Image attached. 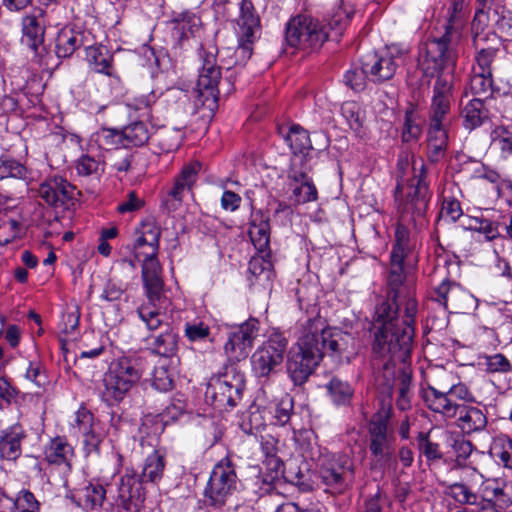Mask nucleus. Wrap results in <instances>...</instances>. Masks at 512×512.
Here are the masks:
<instances>
[{"label": "nucleus", "mask_w": 512, "mask_h": 512, "mask_svg": "<svg viewBox=\"0 0 512 512\" xmlns=\"http://www.w3.org/2000/svg\"><path fill=\"white\" fill-rule=\"evenodd\" d=\"M81 45V33L71 29H62L56 38V55L58 58L70 57Z\"/></svg>", "instance_id": "40"}, {"label": "nucleus", "mask_w": 512, "mask_h": 512, "mask_svg": "<svg viewBox=\"0 0 512 512\" xmlns=\"http://www.w3.org/2000/svg\"><path fill=\"white\" fill-rule=\"evenodd\" d=\"M466 228L484 235L487 241H492L499 236L498 223L483 217L468 219Z\"/></svg>", "instance_id": "54"}, {"label": "nucleus", "mask_w": 512, "mask_h": 512, "mask_svg": "<svg viewBox=\"0 0 512 512\" xmlns=\"http://www.w3.org/2000/svg\"><path fill=\"white\" fill-rule=\"evenodd\" d=\"M174 30L180 35V39H188L195 36L200 30V18L191 11L174 12L171 18Z\"/></svg>", "instance_id": "37"}, {"label": "nucleus", "mask_w": 512, "mask_h": 512, "mask_svg": "<svg viewBox=\"0 0 512 512\" xmlns=\"http://www.w3.org/2000/svg\"><path fill=\"white\" fill-rule=\"evenodd\" d=\"M105 163L99 157H94L90 154H82L75 161V170L78 176L81 177H96L104 173Z\"/></svg>", "instance_id": "44"}, {"label": "nucleus", "mask_w": 512, "mask_h": 512, "mask_svg": "<svg viewBox=\"0 0 512 512\" xmlns=\"http://www.w3.org/2000/svg\"><path fill=\"white\" fill-rule=\"evenodd\" d=\"M293 157H303L304 165H307V159L310 151L313 150L308 132L298 125H293L286 136Z\"/></svg>", "instance_id": "36"}, {"label": "nucleus", "mask_w": 512, "mask_h": 512, "mask_svg": "<svg viewBox=\"0 0 512 512\" xmlns=\"http://www.w3.org/2000/svg\"><path fill=\"white\" fill-rule=\"evenodd\" d=\"M199 170L200 164L197 162L185 166L175 178L173 187L168 191L166 203L170 200L181 202L184 195L192 189L196 182Z\"/></svg>", "instance_id": "31"}, {"label": "nucleus", "mask_w": 512, "mask_h": 512, "mask_svg": "<svg viewBox=\"0 0 512 512\" xmlns=\"http://www.w3.org/2000/svg\"><path fill=\"white\" fill-rule=\"evenodd\" d=\"M9 500L18 512H39L38 502L30 491H21L16 500Z\"/></svg>", "instance_id": "64"}, {"label": "nucleus", "mask_w": 512, "mask_h": 512, "mask_svg": "<svg viewBox=\"0 0 512 512\" xmlns=\"http://www.w3.org/2000/svg\"><path fill=\"white\" fill-rule=\"evenodd\" d=\"M416 241L411 237L407 227L402 223H398L395 229V243L393 245L390 259L406 264H415L417 256L415 254Z\"/></svg>", "instance_id": "29"}, {"label": "nucleus", "mask_w": 512, "mask_h": 512, "mask_svg": "<svg viewBox=\"0 0 512 512\" xmlns=\"http://www.w3.org/2000/svg\"><path fill=\"white\" fill-rule=\"evenodd\" d=\"M461 116L464 127L468 130H474L488 119V111L485 109L482 99L474 98L464 106Z\"/></svg>", "instance_id": "39"}, {"label": "nucleus", "mask_w": 512, "mask_h": 512, "mask_svg": "<svg viewBox=\"0 0 512 512\" xmlns=\"http://www.w3.org/2000/svg\"><path fill=\"white\" fill-rule=\"evenodd\" d=\"M491 144L500 152L502 158L512 156V129L506 126H495L491 133Z\"/></svg>", "instance_id": "47"}, {"label": "nucleus", "mask_w": 512, "mask_h": 512, "mask_svg": "<svg viewBox=\"0 0 512 512\" xmlns=\"http://www.w3.org/2000/svg\"><path fill=\"white\" fill-rule=\"evenodd\" d=\"M322 482L334 493H343L355 478L354 464L346 454L326 456L320 465Z\"/></svg>", "instance_id": "18"}, {"label": "nucleus", "mask_w": 512, "mask_h": 512, "mask_svg": "<svg viewBox=\"0 0 512 512\" xmlns=\"http://www.w3.org/2000/svg\"><path fill=\"white\" fill-rule=\"evenodd\" d=\"M399 50L392 46L379 52H372L362 59L364 71L369 73L373 82H384L391 79L398 67Z\"/></svg>", "instance_id": "22"}, {"label": "nucleus", "mask_w": 512, "mask_h": 512, "mask_svg": "<svg viewBox=\"0 0 512 512\" xmlns=\"http://www.w3.org/2000/svg\"><path fill=\"white\" fill-rule=\"evenodd\" d=\"M145 370V359L136 355L113 360L103 375L101 399L109 406L119 404L139 382Z\"/></svg>", "instance_id": "5"}, {"label": "nucleus", "mask_w": 512, "mask_h": 512, "mask_svg": "<svg viewBox=\"0 0 512 512\" xmlns=\"http://www.w3.org/2000/svg\"><path fill=\"white\" fill-rule=\"evenodd\" d=\"M435 293V300L449 312L466 313L476 303L474 296L456 283L442 282Z\"/></svg>", "instance_id": "23"}, {"label": "nucleus", "mask_w": 512, "mask_h": 512, "mask_svg": "<svg viewBox=\"0 0 512 512\" xmlns=\"http://www.w3.org/2000/svg\"><path fill=\"white\" fill-rule=\"evenodd\" d=\"M310 166L304 165L303 157H292L287 172L288 185L291 188V199L294 204L300 205L316 201L317 188L309 176Z\"/></svg>", "instance_id": "19"}, {"label": "nucleus", "mask_w": 512, "mask_h": 512, "mask_svg": "<svg viewBox=\"0 0 512 512\" xmlns=\"http://www.w3.org/2000/svg\"><path fill=\"white\" fill-rule=\"evenodd\" d=\"M75 421L80 432L85 436V444L92 449H96L100 440L92 429L93 415L89 411L81 409L77 411Z\"/></svg>", "instance_id": "49"}, {"label": "nucleus", "mask_w": 512, "mask_h": 512, "mask_svg": "<svg viewBox=\"0 0 512 512\" xmlns=\"http://www.w3.org/2000/svg\"><path fill=\"white\" fill-rule=\"evenodd\" d=\"M249 236L254 247L264 252L270 243V225L269 219L261 211L252 214V220L249 227Z\"/></svg>", "instance_id": "35"}, {"label": "nucleus", "mask_w": 512, "mask_h": 512, "mask_svg": "<svg viewBox=\"0 0 512 512\" xmlns=\"http://www.w3.org/2000/svg\"><path fill=\"white\" fill-rule=\"evenodd\" d=\"M161 230L153 221L144 222L140 229V236L135 242V258H140L147 251L150 255L158 253Z\"/></svg>", "instance_id": "32"}, {"label": "nucleus", "mask_w": 512, "mask_h": 512, "mask_svg": "<svg viewBox=\"0 0 512 512\" xmlns=\"http://www.w3.org/2000/svg\"><path fill=\"white\" fill-rule=\"evenodd\" d=\"M392 411L390 403L383 405L369 424V450L377 462L382 464L391 461L394 451L395 437L389 425Z\"/></svg>", "instance_id": "15"}, {"label": "nucleus", "mask_w": 512, "mask_h": 512, "mask_svg": "<svg viewBox=\"0 0 512 512\" xmlns=\"http://www.w3.org/2000/svg\"><path fill=\"white\" fill-rule=\"evenodd\" d=\"M491 497L482 496L476 506L477 512H504L505 493L500 487H493L491 490Z\"/></svg>", "instance_id": "51"}, {"label": "nucleus", "mask_w": 512, "mask_h": 512, "mask_svg": "<svg viewBox=\"0 0 512 512\" xmlns=\"http://www.w3.org/2000/svg\"><path fill=\"white\" fill-rule=\"evenodd\" d=\"M473 46L476 50L472 70L492 74V66L495 62L499 49L493 46H486L488 41L497 40L495 32L484 33V30L472 31Z\"/></svg>", "instance_id": "25"}, {"label": "nucleus", "mask_w": 512, "mask_h": 512, "mask_svg": "<svg viewBox=\"0 0 512 512\" xmlns=\"http://www.w3.org/2000/svg\"><path fill=\"white\" fill-rule=\"evenodd\" d=\"M465 474L460 482L449 486V495L461 505L476 506L481 498L474 491V486L482 482L483 476L474 468L466 469Z\"/></svg>", "instance_id": "26"}, {"label": "nucleus", "mask_w": 512, "mask_h": 512, "mask_svg": "<svg viewBox=\"0 0 512 512\" xmlns=\"http://www.w3.org/2000/svg\"><path fill=\"white\" fill-rule=\"evenodd\" d=\"M45 25V11L41 8L33 9L32 13L25 16L22 21V43L33 51L34 57L40 64H45Z\"/></svg>", "instance_id": "21"}, {"label": "nucleus", "mask_w": 512, "mask_h": 512, "mask_svg": "<svg viewBox=\"0 0 512 512\" xmlns=\"http://www.w3.org/2000/svg\"><path fill=\"white\" fill-rule=\"evenodd\" d=\"M328 39V31L310 15L299 14L286 24L285 40L293 48L318 49Z\"/></svg>", "instance_id": "12"}, {"label": "nucleus", "mask_w": 512, "mask_h": 512, "mask_svg": "<svg viewBox=\"0 0 512 512\" xmlns=\"http://www.w3.org/2000/svg\"><path fill=\"white\" fill-rule=\"evenodd\" d=\"M451 89L452 85L448 79L442 76L437 78L433 88L427 130V156L431 163H438L446 156L452 100Z\"/></svg>", "instance_id": "2"}, {"label": "nucleus", "mask_w": 512, "mask_h": 512, "mask_svg": "<svg viewBox=\"0 0 512 512\" xmlns=\"http://www.w3.org/2000/svg\"><path fill=\"white\" fill-rule=\"evenodd\" d=\"M249 271L261 285H266L271 281L272 264L263 258H253L249 263Z\"/></svg>", "instance_id": "55"}, {"label": "nucleus", "mask_w": 512, "mask_h": 512, "mask_svg": "<svg viewBox=\"0 0 512 512\" xmlns=\"http://www.w3.org/2000/svg\"><path fill=\"white\" fill-rule=\"evenodd\" d=\"M132 153L124 148H116L109 152L108 160L111 167L119 172H127L130 169Z\"/></svg>", "instance_id": "60"}, {"label": "nucleus", "mask_w": 512, "mask_h": 512, "mask_svg": "<svg viewBox=\"0 0 512 512\" xmlns=\"http://www.w3.org/2000/svg\"><path fill=\"white\" fill-rule=\"evenodd\" d=\"M373 377L374 385L379 394L383 395L382 406L391 404L390 400L394 389L398 387V380L402 372H409L406 368L396 369V362H405L409 358L410 353L403 358L394 355L393 352L379 354L375 350V342L373 343Z\"/></svg>", "instance_id": "16"}, {"label": "nucleus", "mask_w": 512, "mask_h": 512, "mask_svg": "<svg viewBox=\"0 0 512 512\" xmlns=\"http://www.w3.org/2000/svg\"><path fill=\"white\" fill-rule=\"evenodd\" d=\"M444 28V34L429 39L425 43L424 52L420 54L419 67L426 76H434L444 68L453 66L458 57L455 46L460 38L459 27L451 17Z\"/></svg>", "instance_id": "7"}, {"label": "nucleus", "mask_w": 512, "mask_h": 512, "mask_svg": "<svg viewBox=\"0 0 512 512\" xmlns=\"http://www.w3.org/2000/svg\"><path fill=\"white\" fill-rule=\"evenodd\" d=\"M411 264H406L405 262H395L390 259V272L388 276V285L391 288L389 296H393L394 294L399 296L398 289L402 285L405 279V267L410 266Z\"/></svg>", "instance_id": "57"}, {"label": "nucleus", "mask_w": 512, "mask_h": 512, "mask_svg": "<svg viewBox=\"0 0 512 512\" xmlns=\"http://www.w3.org/2000/svg\"><path fill=\"white\" fill-rule=\"evenodd\" d=\"M38 194L50 206L68 208L75 198V187L62 177H54L40 185Z\"/></svg>", "instance_id": "24"}, {"label": "nucleus", "mask_w": 512, "mask_h": 512, "mask_svg": "<svg viewBox=\"0 0 512 512\" xmlns=\"http://www.w3.org/2000/svg\"><path fill=\"white\" fill-rule=\"evenodd\" d=\"M369 77V73L364 71V65L360 68H353L346 72L344 75V82L354 91H362L366 86V79Z\"/></svg>", "instance_id": "61"}, {"label": "nucleus", "mask_w": 512, "mask_h": 512, "mask_svg": "<svg viewBox=\"0 0 512 512\" xmlns=\"http://www.w3.org/2000/svg\"><path fill=\"white\" fill-rule=\"evenodd\" d=\"M288 341L282 333L274 332L251 356L252 371L257 377H268L282 363Z\"/></svg>", "instance_id": "17"}, {"label": "nucleus", "mask_w": 512, "mask_h": 512, "mask_svg": "<svg viewBox=\"0 0 512 512\" xmlns=\"http://www.w3.org/2000/svg\"><path fill=\"white\" fill-rule=\"evenodd\" d=\"M456 417L457 427L465 434L482 431L487 426V417L478 407L464 406Z\"/></svg>", "instance_id": "34"}, {"label": "nucleus", "mask_w": 512, "mask_h": 512, "mask_svg": "<svg viewBox=\"0 0 512 512\" xmlns=\"http://www.w3.org/2000/svg\"><path fill=\"white\" fill-rule=\"evenodd\" d=\"M124 139L126 144L132 146H143L149 140L152 134V128L144 121H135L127 125L124 129Z\"/></svg>", "instance_id": "46"}, {"label": "nucleus", "mask_w": 512, "mask_h": 512, "mask_svg": "<svg viewBox=\"0 0 512 512\" xmlns=\"http://www.w3.org/2000/svg\"><path fill=\"white\" fill-rule=\"evenodd\" d=\"M420 395L431 411L442 414L447 418H455L459 409L465 406L458 404L457 400L475 401L468 387L461 382L456 383L454 375L445 370H441L437 374L435 385L423 387Z\"/></svg>", "instance_id": "6"}, {"label": "nucleus", "mask_w": 512, "mask_h": 512, "mask_svg": "<svg viewBox=\"0 0 512 512\" xmlns=\"http://www.w3.org/2000/svg\"><path fill=\"white\" fill-rule=\"evenodd\" d=\"M245 388V374L238 365H225L223 372L208 383L205 397L216 409L234 408L242 399Z\"/></svg>", "instance_id": "9"}, {"label": "nucleus", "mask_w": 512, "mask_h": 512, "mask_svg": "<svg viewBox=\"0 0 512 512\" xmlns=\"http://www.w3.org/2000/svg\"><path fill=\"white\" fill-rule=\"evenodd\" d=\"M24 433L20 427H12L0 439V453L7 460H16L21 455V441Z\"/></svg>", "instance_id": "38"}, {"label": "nucleus", "mask_w": 512, "mask_h": 512, "mask_svg": "<svg viewBox=\"0 0 512 512\" xmlns=\"http://www.w3.org/2000/svg\"><path fill=\"white\" fill-rule=\"evenodd\" d=\"M490 454L503 467L512 470V439L507 435H499L493 439Z\"/></svg>", "instance_id": "43"}, {"label": "nucleus", "mask_w": 512, "mask_h": 512, "mask_svg": "<svg viewBox=\"0 0 512 512\" xmlns=\"http://www.w3.org/2000/svg\"><path fill=\"white\" fill-rule=\"evenodd\" d=\"M396 406L401 411L411 408V373L402 372L398 380Z\"/></svg>", "instance_id": "52"}, {"label": "nucleus", "mask_w": 512, "mask_h": 512, "mask_svg": "<svg viewBox=\"0 0 512 512\" xmlns=\"http://www.w3.org/2000/svg\"><path fill=\"white\" fill-rule=\"evenodd\" d=\"M463 215L460 202L452 197H444L440 211V218L455 222Z\"/></svg>", "instance_id": "63"}, {"label": "nucleus", "mask_w": 512, "mask_h": 512, "mask_svg": "<svg viewBox=\"0 0 512 512\" xmlns=\"http://www.w3.org/2000/svg\"><path fill=\"white\" fill-rule=\"evenodd\" d=\"M238 26L241 38L245 40L246 44H242L237 52L250 56L251 47L249 44L253 42L255 33L260 27L259 17L255 14L253 4L250 1L244 0L241 4Z\"/></svg>", "instance_id": "27"}, {"label": "nucleus", "mask_w": 512, "mask_h": 512, "mask_svg": "<svg viewBox=\"0 0 512 512\" xmlns=\"http://www.w3.org/2000/svg\"><path fill=\"white\" fill-rule=\"evenodd\" d=\"M325 387L335 405H346L352 399L353 389L347 381L332 377Z\"/></svg>", "instance_id": "45"}, {"label": "nucleus", "mask_w": 512, "mask_h": 512, "mask_svg": "<svg viewBox=\"0 0 512 512\" xmlns=\"http://www.w3.org/2000/svg\"><path fill=\"white\" fill-rule=\"evenodd\" d=\"M165 457L159 450H154L144 461L141 475L133 470L126 471L116 488L115 501L126 512H139L145 500L143 484H157L163 477Z\"/></svg>", "instance_id": "4"}, {"label": "nucleus", "mask_w": 512, "mask_h": 512, "mask_svg": "<svg viewBox=\"0 0 512 512\" xmlns=\"http://www.w3.org/2000/svg\"><path fill=\"white\" fill-rule=\"evenodd\" d=\"M137 259L142 261V279L146 296V301L137 308V315L147 330H154L163 324L164 316L171 311L172 303L163 292L164 283L157 254L150 255L145 251Z\"/></svg>", "instance_id": "3"}, {"label": "nucleus", "mask_w": 512, "mask_h": 512, "mask_svg": "<svg viewBox=\"0 0 512 512\" xmlns=\"http://www.w3.org/2000/svg\"><path fill=\"white\" fill-rule=\"evenodd\" d=\"M397 298L396 294L389 296L376 308L375 350L382 355L393 352L403 358L411 353L417 303L413 298L406 299L404 315L400 319Z\"/></svg>", "instance_id": "1"}, {"label": "nucleus", "mask_w": 512, "mask_h": 512, "mask_svg": "<svg viewBox=\"0 0 512 512\" xmlns=\"http://www.w3.org/2000/svg\"><path fill=\"white\" fill-rule=\"evenodd\" d=\"M341 114L352 130H360L364 121V111L357 102H344L341 106Z\"/></svg>", "instance_id": "53"}, {"label": "nucleus", "mask_w": 512, "mask_h": 512, "mask_svg": "<svg viewBox=\"0 0 512 512\" xmlns=\"http://www.w3.org/2000/svg\"><path fill=\"white\" fill-rule=\"evenodd\" d=\"M184 336L192 343L212 342L209 325L199 320L185 323Z\"/></svg>", "instance_id": "50"}, {"label": "nucleus", "mask_w": 512, "mask_h": 512, "mask_svg": "<svg viewBox=\"0 0 512 512\" xmlns=\"http://www.w3.org/2000/svg\"><path fill=\"white\" fill-rule=\"evenodd\" d=\"M129 283L116 277L107 281L100 298L109 302L120 300L124 292L128 289Z\"/></svg>", "instance_id": "59"}, {"label": "nucleus", "mask_w": 512, "mask_h": 512, "mask_svg": "<svg viewBox=\"0 0 512 512\" xmlns=\"http://www.w3.org/2000/svg\"><path fill=\"white\" fill-rule=\"evenodd\" d=\"M31 180L32 172L22 163L14 159H0V180L6 178Z\"/></svg>", "instance_id": "48"}, {"label": "nucleus", "mask_w": 512, "mask_h": 512, "mask_svg": "<svg viewBox=\"0 0 512 512\" xmlns=\"http://www.w3.org/2000/svg\"><path fill=\"white\" fill-rule=\"evenodd\" d=\"M44 456L49 464L61 466L64 475L71 472L72 461L75 457L74 448L65 438L52 439L45 447Z\"/></svg>", "instance_id": "28"}, {"label": "nucleus", "mask_w": 512, "mask_h": 512, "mask_svg": "<svg viewBox=\"0 0 512 512\" xmlns=\"http://www.w3.org/2000/svg\"><path fill=\"white\" fill-rule=\"evenodd\" d=\"M306 337L315 340L318 350L321 353V359L324 354L340 361L343 356L347 359L354 352L355 339L347 332L338 328H331L321 317L308 319L302 328Z\"/></svg>", "instance_id": "8"}, {"label": "nucleus", "mask_w": 512, "mask_h": 512, "mask_svg": "<svg viewBox=\"0 0 512 512\" xmlns=\"http://www.w3.org/2000/svg\"><path fill=\"white\" fill-rule=\"evenodd\" d=\"M352 15V12L338 9L329 20L328 26L330 31L328 32V38L337 40L348 26Z\"/></svg>", "instance_id": "56"}, {"label": "nucleus", "mask_w": 512, "mask_h": 512, "mask_svg": "<svg viewBox=\"0 0 512 512\" xmlns=\"http://www.w3.org/2000/svg\"><path fill=\"white\" fill-rule=\"evenodd\" d=\"M414 177L407 183L401 179L395 189V200L404 213L422 216L427 210L430 199L429 187L425 180L426 169L422 159L413 161Z\"/></svg>", "instance_id": "11"}, {"label": "nucleus", "mask_w": 512, "mask_h": 512, "mask_svg": "<svg viewBox=\"0 0 512 512\" xmlns=\"http://www.w3.org/2000/svg\"><path fill=\"white\" fill-rule=\"evenodd\" d=\"M469 88L473 95L483 100L491 98L495 91L492 74L471 70Z\"/></svg>", "instance_id": "42"}, {"label": "nucleus", "mask_w": 512, "mask_h": 512, "mask_svg": "<svg viewBox=\"0 0 512 512\" xmlns=\"http://www.w3.org/2000/svg\"><path fill=\"white\" fill-rule=\"evenodd\" d=\"M259 322L256 319H249L228 333L224 350L232 361L245 359L258 336Z\"/></svg>", "instance_id": "20"}, {"label": "nucleus", "mask_w": 512, "mask_h": 512, "mask_svg": "<svg viewBox=\"0 0 512 512\" xmlns=\"http://www.w3.org/2000/svg\"><path fill=\"white\" fill-rule=\"evenodd\" d=\"M239 483L235 465L230 458L221 459L213 468L205 489L206 503L222 507L237 490Z\"/></svg>", "instance_id": "14"}, {"label": "nucleus", "mask_w": 512, "mask_h": 512, "mask_svg": "<svg viewBox=\"0 0 512 512\" xmlns=\"http://www.w3.org/2000/svg\"><path fill=\"white\" fill-rule=\"evenodd\" d=\"M321 361L315 340L302 332L288 354L287 372L295 385L304 384Z\"/></svg>", "instance_id": "13"}, {"label": "nucleus", "mask_w": 512, "mask_h": 512, "mask_svg": "<svg viewBox=\"0 0 512 512\" xmlns=\"http://www.w3.org/2000/svg\"><path fill=\"white\" fill-rule=\"evenodd\" d=\"M422 134L421 121L412 111H407L402 131V139L404 142L417 141Z\"/></svg>", "instance_id": "58"}, {"label": "nucleus", "mask_w": 512, "mask_h": 512, "mask_svg": "<svg viewBox=\"0 0 512 512\" xmlns=\"http://www.w3.org/2000/svg\"><path fill=\"white\" fill-rule=\"evenodd\" d=\"M86 59L92 70L97 73L111 75L112 56L109 51L102 46H89L86 49Z\"/></svg>", "instance_id": "41"}, {"label": "nucleus", "mask_w": 512, "mask_h": 512, "mask_svg": "<svg viewBox=\"0 0 512 512\" xmlns=\"http://www.w3.org/2000/svg\"><path fill=\"white\" fill-rule=\"evenodd\" d=\"M199 55L202 66L194 89V103L196 108L205 107L212 112L217 107L218 84L221 79V70L216 63L217 49L209 45L203 47Z\"/></svg>", "instance_id": "10"}, {"label": "nucleus", "mask_w": 512, "mask_h": 512, "mask_svg": "<svg viewBox=\"0 0 512 512\" xmlns=\"http://www.w3.org/2000/svg\"><path fill=\"white\" fill-rule=\"evenodd\" d=\"M106 490L101 484L90 483L85 488L71 493L68 497L85 510H97L105 500Z\"/></svg>", "instance_id": "33"}, {"label": "nucleus", "mask_w": 512, "mask_h": 512, "mask_svg": "<svg viewBox=\"0 0 512 512\" xmlns=\"http://www.w3.org/2000/svg\"><path fill=\"white\" fill-rule=\"evenodd\" d=\"M169 312L165 314L163 324L154 329V331L163 329L162 332L157 336L147 338L152 351L164 357L173 356L178 350V335L170 328L168 323ZM150 331L153 332V330Z\"/></svg>", "instance_id": "30"}, {"label": "nucleus", "mask_w": 512, "mask_h": 512, "mask_svg": "<svg viewBox=\"0 0 512 512\" xmlns=\"http://www.w3.org/2000/svg\"><path fill=\"white\" fill-rule=\"evenodd\" d=\"M152 385L155 389L166 392L172 388L173 377L168 368L164 365L155 367L152 378Z\"/></svg>", "instance_id": "62"}]
</instances>
